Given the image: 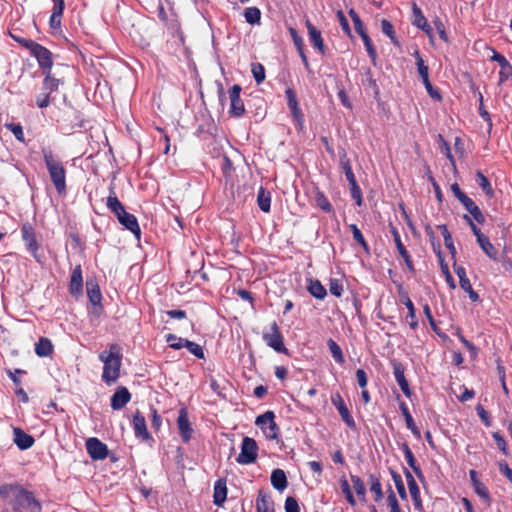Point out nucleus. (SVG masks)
I'll use <instances>...</instances> for the list:
<instances>
[{
    "mask_svg": "<svg viewBox=\"0 0 512 512\" xmlns=\"http://www.w3.org/2000/svg\"><path fill=\"white\" fill-rule=\"evenodd\" d=\"M0 496L8 500L14 509H25L28 512H41L42 510L40 502L34 497L33 493L20 485H2Z\"/></svg>",
    "mask_w": 512,
    "mask_h": 512,
    "instance_id": "obj_1",
    "label": "nucleus"
},
{
    "mask_svg": "<svg viewBox=\"0 0 512 512\" xmlns=\"http://www.w3.org/2000/svg\"><path fill=\"white\" fill-rule=\"evenodd\" d=\"M99 359L103 362L102 380L110 385L115 383L120 375L122 364V355L117 344H111L109 351H103L99 355Z\"/></svg>",
    "mask_w": 512,
    "mask_h": 512,
    "instance_id": "obj_2",
    "label": "nucleus"
},
{
    "mask_svg": "<svg viewBox=\"0 0 512 512\" xmlns=\"http://www.w3.org/2000/svg\"><path fill=\"white\" fill-rule=\"evenodd\" d=\"M43 158L50 179L59 194L66 192V170L63 163L53 156L50 150L43 149Z\"/></svg>",
    "mask_w": 512,
    "mask_h": 512,
    "instance_id": "obj_3",
    "label": "nucleus"
},
{
    "mask_svg": "<svg viewBox=\"0 0 512 512\" xmlns=\"http://www.w3.org/2000/svg\"><path fill=\"white\" fill-rule=\"evenodd\" d=\"M258 455V445L253 438L244 437L241 444V452L238 455L236 461L239 464H251L254 463Z\"/></svg>",
    "mask_w": 512,
    "mask_h": 512,
    "instance_id": "obj_4",
    "label": "nucleus"
},
{
    "mask_svg": "<svg viewBox=\"0 0 512 512\" xmlns=\"http://www.w3.org/2000/svg\"><path fill=\"white\" fill-rule=\"evenodd\" d=\"M263 338L267 345L279 353H286L287 349L283 342V336L280 333L276 322L271 325V333H265Z\"/></svg>",
    "mask_w": 512,
    "mask_h": 512,
    "instance_id": "obj_5",
    "label": "nucleus"
},
{
    "mask_svg": "<svg viewBox=\"0 0 512 512\" xmlns=\"http://www.w3.org/2000/svg\"><path fill=\"white\" fill-rule=\"evenodd\" d=\"M241 86L238 84H235L232 86V88L229 91V98H230V114H232L235 117H240L245 112V107L242 99L240 98L241 93Z\"/></svg>",
    "mask_w": 512,
    "mask_h": 512,
    "instance_id": "obj_6",
    "label": "nucleus"
},
{
    "mask_svg": "<svg viewBox=\"0 0 512 512\" xmlns=\"http://www.w3.org/2000/svg\"><path fill=\"white\" fill-rule=\"evenodd\" d=\"M86 449L89 456L94 460H103L108 455L107 445L94 437L86 441Z\"/></svg>",
    "mask_w": 512,
    "mask_h": 512,
    "instance_id": "obj_7",
    "label": "nucleus"
},
{
    "mask_svg": "<svg viewBox=\"0 0 512 512\" xmlns=\"http://www.w3.org/2000/svg\"><path fill=\"white\" fill-rule=\"evenodd\" d=\"M177 425H178V429H179L180 435L182 437V440L184 442H188L191 439L193 429L188 420V413L185 408H181L179 410V415L177 418Z\"/></svg>",
    "mask_w": 512,
    "mask_h": 512,
    "instance_id": "obj_8",
    "label": "nucleus"
},
{
    "mask_svg": "<svg viewBox=\"0 0 512 512\" xmlns=\"http://www.w3.org/2000/svg\"><path fill=\"white\" fill-rule=\"evenodd\" d=\"M116 217L122 226L131 231L137 238L140 237V227L134 215L124 209V212L119 213Z\"/></svg>",
    "mask_w": 512,
    "mask_h": 512,
    "instance_id": "obj_9",
    "label": "nucleus"
},
{
    "mask_svg": "<svg viewBox=\"0 0 512 512\" xmlns=\"http://www.w3.org/2000/svg\"><path fill=\"white\" fill-rule=\"evenodd\" d=\"M391 364L393 367L394 377H395L398 385L400 386L402 392L404 393L405 396L410 397L411 390L409 388L408 381L406 380L405 375H404L403 365L400 362H398L397 360H392Z\"/></svg>",
    "mask_w": 512,
    "mask_h": 512,
    "instance_id": "obj_10",
    "label": "nucleus"
},
{
    "mask_svg": "<svg viewBox=\"0 0 512 512\" xmlns=\"http://www.w3.org/2000/svg\"><path fill=\"white\" fill-rule=\"evenodd\" d=\"M332 403L337 408L342 420L347 424V426L350 428H355V421L350 415L348 408L346 407L343 399L339 394L332 397Z\"/></svg>",
    "mask_w": 512,
    "mask_h": 512,
    "instance_id": "obj_11",
    "label": "nucleus"
},
{
    "mask_svg": "<svg viewBox=\"0 0 512 512\" xmlns=\"http://www.w3.org/2000/svg\"><path fill=\"white\" fill-rule=\"evenodd\" d=\"M131 399V394L126 387H119L111 397V407L114 410L122 409Z\"/></svg>",
    "mask_w": 512,
    "mask_h": 512,
    "instance_id": "obj_12",
    "label": "nucleus"
},
{
    "mask_svg": "<svg viewBox=\"0 0 512 512\" xmlns=\"http://www.w3.org/2000/svg\"><path fill=\"white\" fill-rule=\"evenodd\" d=\"M133 428L136 437L141 438L142 440H148L150 438L146 427L145 417L139 411H136L133 416Z\"/></svg>",
    "mask_w": 512,
    "mask_h": 512,
    "instance_id": "obj_13",
    "label": "nucleus"
},
{
    "mask_svg": "<svg viewBox=\"0 0 512 512\" xmlns=\"http://www.w3.org/2000/svg\"><path fill=\"white\" fill-rule=\"evenodd\" d=\"M32 54L36 57L39 65L44 69V71L51 70L53 65L52 54L47 48L40 45Z\"/></svg>",
    "mask_w": 512,
    "mask_h": 512,
    "instance_id": "obj_14",
    "label": "nucleus"
},
{
    "mask_svg": "<svg viewBox=\"0 0 512 512\" xmlns=\"http://www.w3.org/2000/svg\"><path fill=\"white\" fill-rule=\"evenodd\" d=\"M306 27L308 30L309 40L311 44L319 50L321 54L325 53V45L323 38L321 36V32L310 23V21L306 22Z\"/></svg>",
    "mask_w": 512,
    "mask_h": 512,
    "instance_id": "obj_15",
    "label": "nucleus"
},
{
    "mask_svg": "<svg viewBox=\"0 0 512 512\" xmlns=\"http://www.w3.org/2000/svg\"><path fill=\"white\" fill-rule=\"evenodd\" d=\"M14 442L19 449L25 450L34 444V438L20 428H14Z\"/></svg>",
    "mask_w": 512,
    "mask_h": 512,
    "instance_id": "obj_16",
    "label": "nucleus"
},
{
    "mask_svg": "<svg viewBox=\"0 0 512 512\" xmlns=\"http://www.w3.org/2000/svg\"><path fill=\"white\" fill-rule=\"evenodd\" d=\"M257 512H274V502L270 495L260 490L256 499Z\"/></svg>",
    "mask_w": 512,
    "mask_h": 512,
    "instance_id": "obj_17",
    "label": "nucleus"
},
{
    "mask_svg": "<svg viewBox=\"0 0 512 512\" xmlns=\"http://www.w3.org/2000/svg\"><path fill=\"white\" fill-rule=\"evenodd\" d=\"M83 288V278H82V269L81 266L78 265L74 268L71 280H70V292L73 295H78L82 292Z\"/></svg>",
    "mask_w": 512,
    "mask_h": 512,
    "instance_id": "obj_18",
    "label": "nucleus"
},
{
    "mask_svg": "<svg viewBox=\"0 0 512 512\" xmlns=\"http://www.w3.org/2000/svg\"><path fill=\"white\" fill-rule=\"evenodd\" d=\"M392 233H393L394 242L396 244L397 250H398L399 254L403 257L407 268L409 269V271L415 272V269H414V266L410 259V256L408 254V251L402 244V241L400 239V235H399L398 231L396 229H393Z\"/></svg>",
    "mask_w": 512,
    "mask_h": 512,
    "instance_id": "obj_19",
    "label": "nucleus"
},
{
    "mask_svg": "<svg viewBox=\"0 0 512 512\" xmlns=\"http://www.w3.org/2000/svg\"><path fill=\"white\" fill-rule=\"evenodd\" d=\"M226 497H227L226 482H225V480L220 479L215 483V486H214V495H213L214 504L217 506H221L225 502Z\"/></svg>",
    "mask_w": 512,
    "mask_h": 512,
    "instance_id": "obj_20",
    "label": "nucleus"
},
{
    "mask_svg": "<svg viewBox=\"0 0 512 512\" xmlns=\"http://www.w3.org/2000/svg\"><path fill=\"white\" fill-rule=\"evenodd\" d=\"M22 234L27 248L33 253L34 257L37 258L36 252L38 250V244L34 232L31 228L24 225L22 227Z\"/></svg>",
    "mask_w": 512,
    "mask_h": 512,
    "instance_id": "obj_21",
    "label": "nucleus"
},
{
    "mask_svg": "<svg viewBox=\"0 0 512 512\" xmlns=\"http://www.w3.org/2000/svg\"><path fill=\"white\" fill-rule=\"evenodd\" d=\"M403 452H404V456H405V459H406L408 465L412 468V470L414 471V473L416 474L418 479L420 481H423L424 475H423L420 467L417 465L416 459L407 444H403Z\"/></svg>",
    "mask_w": 512,
    "mask_h": 512,
    "instance_id": "obj_22",
    "label": "nucleus"
},
{
    "mask_svg": "<svg viewBox=\"0 0 512 512\" xmlns=\"http://www.w3.org/2000/svg\"><path fill=\"white\" fill-rule=\"evenodd\" d=\"M106 206L115 216L119 215L121 212H124L125 209L123 204L118 200L112 187L110 188V193L107 197Z\"/></svg>",
    "mask_w": 512,
    "mask_h": 512,
    "instance_id": "obj_23",
    "label": "nucleus"
},
{
    "mask_svg": "<svg viewBox=\"0 0 512 512\" xmlns=\"http://www.w3.org/2000/svg\"><path fill=\"white\" fill-rule=\"evenodd\" d=\"M271 484L279 491H283L287 487V477L282 469H275L271 474Z\"/></svg>",
    "mask_w": 512,
    "mask_h": 512,
    "instance_id": "obj_24",
    "label": "nucleus"
},
{
    "mask_svg": "<svg viewBox=\"0 0 512 512\" xmlns=\"http://www.w3.org/2000/svg\"><path fill=\"white\" fill-rule=\"evenodd\" d=\"M401 301L407 307L408 315L406 316V319L409 320L410 327L412 329H415L418 326V322L416 320L415 315V307L406 293L401 295Z\"/></svg>",
    "mask_w": 512,
    "mask_h": 512,
    "instance_id": "obj_25",
    "label": "nucleus"
},
{
    "mask_svg": "<svg viewBox=\"0 0 512 512\" xmlns=\"http://www.w3.org/2000/svg\"><path fill=\"white\" fill-rule=\"evenodd\" d=\"M477 242L489 258L496 260L497 251L487 236L478 235Z\"/></svg>",
    "mask_w": 512,
    "mask_h": 512,
    "instance_id": "obj_26",
    "label": "nucleus"
},
{
    "mask_svg": "<svg viewBox=\"0 0 512 512\" xmlns=\"http://www.w3.org/2000/svg\"><path fill=\"white\" fill-rule=\"evenodd\" d=\"M307 290L313 297L317 299H324L327 295L326 289L319 280L310 279Z\"/></svg>",
    "mask_w": 512,
    "mask_h": 512,
    "instance_id": "obj_27",
    "label": "nucleus"
},
{
    "mask_svg": "<svg viewBox=\"0 0 512 512\" xmlns=\"http://www.w3.org/2000/svg\"><path fill=\"white\" fill-rule=\"evenodd\" d=\"M64 7L65 2H59L57 5H54L53 12L49 21L50 27L52 29H58L60 27Z\"/></svg>",
    "mask_w": 512,
    "mask_h": 512,
    "instance_id": "obj_28",
    "label": "nucleus"
},
{
    "mask_svg": "<svg viewBox=\"0 0 512 512\" xmlns=\"http://www.w3.org/2000/svg\"><path fill=\"white\" fill-rule=\"evenodd\" d=\"M87 295L93 305L99 304L101 301V293L98 285L93 280L86 282Z\"/></svg>",
    "mask_w": 512,
    "mask_h": 512,
    "instance_id": "obj_29",
    "label": "nucleus"
},
{
    "mask_svg": "<svg viewBox=\"0 0 512 512\" xmlns=\"http://www.w3.org/2000/svg\"><path fill=\"white\" fill-rule=\"evenodd\" d=\"M400 409H401V412L405 418V422H406V425H407V428L411 430V432L417 437V438H420L421 434H420V431L419 429L416 427L415 423H414V420L406 406L405 403H401L400 404Z\"/></svg>",
    "mask_w": 512,
    "mask_h": 512,
    "instance_id": "obj_30",
    "label": "nucleus"
},
{
    "mask_svg": "<svg viewBox=\"0 0 512 512\" xmlns=\"http://www.w3.org/2000/svg\"><path fill=\"white\" fill-rule=\"evenodd\" d=\"M52 343L47 338H41L35 345V353L40 357H47L52 352Z\"/></svg>",
    "mask_w": 512,
    "mask_h": 512,
    "instance_id": "obj_31",
    "label": "nucleus"
},
{
    "mask_svg": "<svg viewBox=\"0 0 512 512\" xmlns=\"http://www.w3.org/2000/svg\"><path fill=\"white\" fill-rule=\"evenodd\" d=\"M340 165L345 173V176H346V179L348 180V182L351 183L353 181H356L355 175L352 171L350 161L347 158L345 151H343V153L340 155Z\"/></svg>",
    "mask_w": 512,
    "mask_h": 512,
    "instance_id": "obj_32",
    "label": "nucleus"
},
{
    "mask_svg": "<svg viewBox=\"0 0 512 512\" xmlns=\"http://www.w3.org/2000/svg\"><path fill=\"white\" fill-rule=\"evenodd\" d=\"M476 182L487 196L493 197L494 191L491 184L488 178L481 171H477L476 173Z\"/></svg>",
    "mask_w": 512,
    "mask_h": 512,
    "instance_id": "obj_33",
    "label": "nucleus"
},
{
    "mask_svg": "<svg viewBox=\"0 0 512 512\" xmlns=\"http://www.w3.org/2000/svg\"><path fill=\"white\" fill-rule=\"evenodd\" d=\"M257 203L263 212L270 211L271 197L263 188H260L257 195Z\"/></svg>",
    "mask_w": 512,
    "mask_h": 512,
    "instance_id": "obj_34",
    "label": "nucleus"
},
{
    "mask_svg": "<svg viewBox=\"0 0 512 512\" xmlns=\"http://www.w3.org/2000/svg\"><path fill=\"white\" fill-rule=\"evenodd\" d=\"M286 96H287V100H288V106H289L293 116L295 118L299 119L301 117V112L298 107V102H297L296 95H295L294 91L291 89H287Z\"/></svg>",
    "mask_w": 512,
    "mask_h": 512,
    "instance_id": "obj_35",
    "label": "nucleus"
},
{
    "mask_svg": "<svg viewBox=\"0 0 512 512\" xmlns=\"http://www.w3.org/2000/svg\"><path fill=\"white\" fill-rule=\"evenodd\" d=\"M244 17L247 23L254 25L260 22L261 11L257 7H248L244 10Z\"/></svg>",
    "mask_w": 512,
    "mask_h": 512,
    "instance_id": "obj_36",
    "label": "nucleus"
},
{
    "mask_svg": "<svg viewBox=\"0 0 512 512\" xmlns=\"http://www.w3.org/2000/svg\"><path fill=\"white\" fill-rule=\"evenodd\" d=\"M414 56L416 58L417 70H418V73H419L422 81H424L425 79H429V68L427 65H425L424 60L420 56L419 51L416 50L414 52Z\"/></svg>",
    "mask_w": 512,
    "mask_h": 512,
    "instance_id": "obj_37",
    "label": "nucleus"
},
{
    "mask_svg": "<svg viewBox=\"0 0 512 512\" xmlns=\"http://www.w3.org/2000/svg\"><path fill=\"white\" fill-rule=\"evenodd\" d=\"M45 79L43 83V90L49 94L58 89L59 80L51 77L50 71H44Z\"/></svg>",
    "mask_w": 512,
    "mask_h": 512,
    "instance_id": "obj_38",
    "label": "nucleus"
},
{
    "mask_svg": "<svg viewBox=\"0 0 512 512\" xmlns=\"http://www.w3.org/2000/svg\"><path fill=\"white\" fill-rule=\"evenodd\" d=\"M274 418L275 415L273 411H266L264 414H261L256 418L255 424L260 427L261 430H263L264 427H267L269 424L273 423Z\"/></svg>",
    "mask_w": 512,
    "mask_h": 512,
    "instance_id": "obj_39",
    "label": "nucleus"
},
{
    "mask_svg": "<svg viewBox=\"0 0 512 512\" xmlns=\"http://www.w3.org/2000/svg\"><path fill=\"white\" fill-rule=\"evenodd\" d=\"M327 344L334 360L340 364L344 363V356L340 346L333 339H329Z\"/></svg>",
    "mask_w": 512,
    "mask_h": 512,
    "instance_id": "obj_40",
    "label": "nucleus"
},
{
    "mask_svg": "<svg viewBox=\"0 0 512 512\" xmlns=\"http://www.w3.org/2000/svg\"><path fill=\"white\" fill-rule=\"evenodd\" d=\"M412 9L414 16L413 24L420 29H425L427 26V20L424 17L421 9L415 3L413 4Z\"/></svg>",
    "mask_w": 512,
    "mask_h": 512,
    "instance_id": "obj_41",
    "label": "nucleus"
},
{
    "mask_svg": "<svg viewBox=\"0 0 512 512\" xmlns=\"http://www.w3.org/2000/svg\"><path fill=\"white\" fill-rule=\"evenodd\" d=\"M351 481L353 483V487H354L356 494L358 495L360 500L364 501L365 494H366V488H365L364 482L361 480L360 477H358L356 475H351Z\"/></svg>",
    "mask_w": 512,
    "mask_h": 512,
    "instance_id": "obj_42",
    "label": "nucleus"
},
{
    "mask_svg": "<svg viewBox=\"0 0 512 512\" xmlns=\"http://www.w3.org/2000/svg\"><path fill=\"white\" fill-rule=\"evenodd\" d=\"M360 37L362 38V40L364 42L366 51H367L369 57L371 58L373 65H376L377 53H376V50L371 42V39L369 38L367 33L361 34Z\"/></svg>",
    "mask_w": 512,
    "mask_h": 512,
    "instance_id": "obj_43",
    "label": "nucleus"
},
{
    "mask_svg": "<svg viewBox=\"0 0 512 512\" xmlns=\"http://www.w3.org/2000/svg\"><path fill=\"white\" fill-rule=\"evenodd\" d=\"M391 476H392V479L394 481V484L396 486V489H397V492H398L399 496L402 499H406L407 498V494H406L405 486H404V483L402 481L401 475L399 473H397L396 471L391 470Z\"/></svg>",
    "mask_w": 512,
    "mask_h": 512,
    "instance_id": "obj_44",
    "label": "nucleus"
},
{
    "mask_svg": "<svg viewBox=\"0 0 512 512\" xmlns=\"http://www.w3.org/2000/svg\"><path fill=\"white\" fill-rule=\"evenodd\" d=\"M439 229L441 230V233H442V236H443V239H444V244H445L446 248L451 252V254H454L456 252V250H455V247L453 245V240H452L451 233L448 231L447 226L446 225H440Z\"/></svg>",
    "mask_w": 512,
    "mask_h": 512,
    "instance_id": "obj_45",
    "label": "nucleus"
},
{
    "mask_svg": "<svg viewBox=\"0 0 512 512\" xmlns=\"http://www.w3.org/2000/svg\"><path fill=\"white\" fill-rule=\"evenodd\" d=\"M381 28H382V32L385 35H387L395 45H398V41L396 39L394 28H393V25L391 24V22L386 19H383L381 21Z\"/></svg>",
    "mask_w": 512,
    "mask_h": 512,
    "instance_id": "obj_46",
    "label": "nucleus"
},
{
    "mask_svg": "<svg viewBox=\"0 0 512 512\" xmlns=\"http://www.w3.org/2000/svg\"><path fill=\"white\" fill-rule=\"evenodd\" d=\"M455 272L459 278V285L460 287L465 290V289H470L471 287V284H470V281L469 279L467 278V275H466V271L463 267H456L455 268Z\"/></svg>",
    "mask_w": 512,
    "mask_h": 512,
    "instance_id": "obj_47",
    "label": "nucleus"
},
{
    "mask_svg": "<svg viewBox=\"0 0 512 512\" xmlns=\"http://www.w3.org/2000/svg\"><path fill=\"white\" fill-rule=\"evenodd\" d=\"M252 74L257 84H260L265 80V69L260 63L252 64Z\"/></svg>",
    "mask_w": 512,
    "mask_h": 512,
    "instance_id": "obj_48",
    "label": "nucleus"
},
{
    "mask_svg": "<svg viewBox=\"0 0 512 512\" xmlns=\"http://www.w3.org/2000/svg\"><path fill=\"white\" fill-rule=\"evenodd\" d=\"M349 16L351 17V19L353 21L354 28H355L356 32L359 35L366 33L365 28H364V24L361 21L359 15L355 12V10L350 9L349 10Z\"/></svg>",
    "mask_w": 512,
    "mask_h": 512,
    "instance_id": "obj_49",
    "label": "nucleus"
},
{
    "mask_svg": "<svg viewBox=\"0 0 512 512\" xmlns=\"http://www.w3.org/2000/svg\"><path fill=\"white\" fill-rule=\"evenodd\" d=\"M349 228L351 229L352 231V234H353V239L359 244L361 245L365 250H368V244L366 243L365 241V238L364 236L362 235L361 231L359 230V228L357 227V225L355 224H351L349 225Z\"/></svg>",
    "mask_w": 512,
    "mask_h": 512,
    "instance_id": "obj_50",
    "label": "nucleus"
},
{
    "mask_svg": "<svg viewBox=\"0 0 512 512\" xmlns=\"http://www.w3.org/2000/svg\"><path fill=\"white\" fill-rule=\"evenodd\" d=\"M185 347L189 350L190 353H192L197 358H204L203 349L199 344L189 340H185Z\"/></svg>",
    "mask_w": 512,
    "mask_h": 512,
    "instance_id": "obj_51",
    "label": "nucleus"
},
{
    "mask_svg": "<svg viewBox=\"0 0 512 512\" xmlns=\"http://www.w3.org/2000/svg\"><path fill=\"white\" fill-rule=\"evenodd\" d=\"M5 127L13 133L17 140L24 142L23 128L20 124L6 123Z\"/></svg>",
    "mask_w": 512,
    "mask_h": 512,
    "instance_id": "obj_52",
    "label": "nucleus"
},
{
    "mask_svg": "<svg viewBox=\"0 0 512 512\" xmlns=\"http://www.w3.org/2000/svg\"><path fill=\"white\" fill-rule=\"evenodd\" d=\"M278 431H279V428H278L277 424L275 423V421H273V423L269 424L267 427H264V429L262 430V432L264 433L265 437L268 440L276 439L278 437Z\"/></svg>",
    "mask_w": 512,
    "mask_h": 512,
    "instance_id": "obj_53",
    "label": "nucleus"
},
{
    "mask_svg": "<svg viewBox=\"0 0 512 512\" xmlns=\"http://www.w3.org/2000/svg\"><path fill=\"white\" fill-rule=\"evenodd\" d=\"M350 184L351 197L355 200L358 206L362 205V193L361 189L357 184V181H353Z\"/></svg>",
    "mask_w": 512,
    "mask_h": 512,
    "instance_id": "obj_54",
    "label": "nucleus"
},
{
    "mask_svg": "<svg viewBox=\"0 0 512 512\" xmlns=\"http://www.w3.org/2000/svg\"><path fill=\"white\" fill-rule=\"evenodd\" d=\"M166 340L170 344V347L175 349V350H178V349H181L182 347H185V340L186 339L177 337V336H175L173 334H169L167 336Z\"/></svg>",
    "mask_w": 512,
    "mask_h": 512,
    "instance_id": "obj_55",
    "label": "nucleus"
},
{
    "mask_svg": "<svg viewBox=\"0 0 512 512\" xmlns=\"http://www.w3.org/2000/svg\"><path fill=\"white\" fill-rule=\"evenodd\" d=\"M316 203L319 208H321L325 212H331L332 206L328 199L324 196L323 193H317Z\"/></svg>",
    "mask_w": 512,
    "mask_h": 512,
    "instance_id": "obj_56",
    "label": "nucleus"
},
{
    "mask_svg": "<svg viewBox=\"0 0 512 512\" xmlns=\"http://www.w3.org/2000/svg\"><path fill=\"white\" fill-rule=\"evenodd\" d=\"M429 96L434 99V100H441L442 99V96L441 94L439 93L438 90L434 89L430 80L429 79H425L424 81H422Z\"/></svg>",
    "mask_w": 512,
    "mask_h": 512,
    "instance_id": "obj_57",
    "label": "nucleus"
},
{
    "mask_svg": "<svg viewBox=\"0 0 512 512\" xmlns=\"http://www.w3.org/2000/svg\"><path fill=\"white\" fill-rule=\"evenodd\" d=\"M330 293L336 297H340L343 292V286L337 279H332L329 285Z\"/></svg>",
    "mask_w": 512,
    "mask_h": 512,
    "instance_id": "obj_58",
    "label": "nucleus"
},
{
    "mask_svg": "<svg viewBox=\"0 0 512 512\" xmlns=\"http://www.w3.org/2000/svg\"><path fill=\"white\" fill-rule=\"evenodd\" d=\"M492 436H493V438L495 440V443H496L497 447L505 455H507L508 454L507 443H506L505 439L503 438V436L500 435L498 432H494Z\"/></svg>",
    "mask_w": 512,
    "mask_h": 512,
    "instance_id": "obj_59",
    "label": "nucleus"
},
{
    "mask_svg": "<svg viewBox=\"0 0 512 512\" xmlns=\"http://www.w3.org/2000/svg\"><path fill=\"white\" fill-rule=\"evenodd\" d=\"M286 512H300L297 500L294 497H287L285 501Z\"/></svg>",
    "mask_w": 512,
    "mask_h": 512,
    "instance_id": "obj_60",
    "label": "nucleus"
},
{
    "mask_svg": "<svg viewBox=\"0 0 512 512\" xmlns=\"http://www.w3.org/2000/svg\"><path fill=\"white\" fill-rule=\"evenodd\" d=\"M387 504L390 507L391 512H401L397 498L393 491H391L387 497Z\"/></svg>",
    "mask_w": 512,
    "mask_h": 512,
    "instance_id": "obj_61",
    "label": "nucleus"
},
{
    "mask_svg": "<svg viewBox=\"0 0 512 512\" xmlns=\"http://www.w3.org/2000/svg\"><path fill=\"white\" fill-rule=\"evenodd\" d=\"M337 18H338V20L340 22V26H341L342 30L346 34L350 35L351 34V29H350L349 22L346 19L344 13L341 10L337 11Z\"/></svg>",
    "mask_w": 512,
    "mask_h": 512,
    "instance_id": "obj_62",
    "label": "nucleus"
},
{
    "mask_svg": "<svg viewBox=\"0 0 512 512\" xmlns=\"http://www.w3.org/2000/svg\"><path fill=\"white\" fill-rule=\"evenodd\" d=\"M36 103L39 108H45L50 104V94L47 92L40 93L36 98Z\"/></svg>",
    "mask_w": 512,
    "mask_h": 512,
    "instance_id": "obj_63",
    "label": "nucleus"
},
{
    "mask_svg": "<svg viewBox=\"0 0 512 512\" xmlns=\"http://www.w3.org/2000/svg\"><path fill=\"white\" fill-rule=\"evenodd\" d=\"M499 75H500V79H499L500 84L507 81L509 78H512L511 64L509 63L505 66V68H501Z\"/></svg>",
    "mask_w": 512,
    "mask_h": 512,
    "instance_id": "obj_64",
    "label": "nucleus"
}]
</instances>
